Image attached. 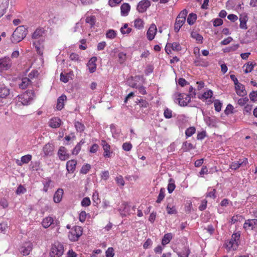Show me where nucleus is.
Returning <instances> with one entry per match:
<instances>
[{
	"instance_id": "nucleus-64",
	"label": "nucleus",
	"mask_w": 257,
	"mask_h": 257,
	"mask_svg": "<svg viewBox=\"0 0 257 257\" xmlns=\"http://www.w3.org/2000/svg\"><path fill=\"white\" fill-rule=\"evenodd\" d=\"M86 218V213L85 211H81L79 214V220L81 222H83L85 221Z\"/></svg>"
},
{
	"instance_id": "nucleus-62",
	"label": "nucleus",
	"mask_w": 257,
	"mask_h": 257,
	"mask_svg": "<svg viewBox=\"0 0 257 257\" xmlns=\"http://www.w3.org/2000/svg\"><path fill=\"white\" fill-rule=\"evenodd\" d=\"M213 94V92L211 90H209L206 92H205L203 95L202 97L205 98V99H207L208 98H210L212 97Z\"/></svg>"
},
{
	"instance_id": "nucleus-10",
	"label": "nucleus",
	"mask_w": 257,
	"mask_h": 257,
	"mask_svg": "<svg viewBox=\"0 0 257 257\" xmlns=\"http://www.w3.org/2000/svg\"><path fill=\"white\" fill-rule=\"evenodd\" d=\"M9 6V0H0V18L6 13Z\"/></svg>"
},
{
	"instance_id": "nucleus-48",
	"label": "nucleus",
	"mask_w": 257,
	"mask_h": 257,
	"mask_svg": "<svg viewBox=\"0 0 257 257\" xmlns=\"http://www.w3.org/2000/svg\"><path fill=\"white\" fill-rule=\"evenodd\" d=\"M75 126L76 130L79 132H83L85 128L84 125L79 121H77L75 123Z\"/></svg>"
},
{
	"instance_id": "nucleus-21",
	"label": "nucleus",
	"mask_w": 257,
	"mask_h": 257,
	"mask_svg": "<svg viewBox=\"0 0 257 257\" xmlns=\"http://www.w3.org/2000/svg\"><path fill=\"white\" fill-rule=\"evenodd\" d=\"M67 97L65 95H62L57 100V108L61 110L64 106V101L66 100Z\"/></svg>"
},
{
	"instance_id": "nucleus-24",
	"label": "nucleus",
	"mask_w": 257,
	"mask_h": 257,
	"mask_svg": "<svg viewBox=\"0 0 257 257\" xmlns=\"http://www.w3.org/2000/svg\"><path fill=\"white\" fill-rule=\"evenodd\" d=\"M130 6L127 3H124L123 4L121 7V15L122 16H126L128 15V12L130 11Z\"/></svg>"
},
{
	"instance_id": "nucleus-1",
	"label": "nucleus",
	"mask_w": 257,
	"mask_h": 257,
	"mask_svg": "<svg viewBox=\"0 0 257 257\" xmlns=\"http://www.w3.org/2000/svg\"><path fill=\"white\" fill-rule=\"evenodd\" d=\"M27 32V29L24 26L17 27L12 35V42L16 44L21 42L26 37Z\"/></svg>"
},
{
	"instance_id": "nucleus-2",
	"label": "nucleus",
	"mask_w": 257,
	"mask_h": 257,
	"mask_svg": "<svg viewBox=\"0 0 257 257\" xmlns=\"http://www.w3.org/2000/svg\"><path fill=\"white\" fill-rule=\"evenodd\" d=\"M64 251L63 246L59 242L55 243L50 252V255L51 257H60L61 256Z\"/></svg>"
},
{
	"instance_id": "nucleus-47",
	"label": "nucleus",
	"mask_w": 257,
	"mask_h": 257,
	"mask_svg": "<svg viewBox=\"0 0 257 257\" xmlns=\"http://www.w3.org/2000/svg\"><path fill=\"white\" fill-rule=\"evenodd\" d=\"M90 168L91 166L88 164H86V165H84L82 167L80 171V173L83 174H86L88 173Z\"/></svg>"
},
{
	"instance_id": "nucleus-52",
	"label": "nucleus",
	"mask_w": 257,
	"mask_h": 257,
	"mask_svg": "<svg viewBox=\"0 0 257 257\" xmlns=\"http://www.w3.org/2000/svg\"><path fill=\"white\" fill-rule=\"evenodd\" d=\"M106 36L108 38L113 39L116 37V33L113 30H109L106 34Z\"/></svg>"
},
{
	"instance_id": "nucleus-49",
	"label": "nucleus",
	"mask_w": 257,
	"mask_h": 257,
	"mask_svg": "<svg viewBox=\"0 0 257 257\" xmlns=\"http://www.w3.org/2000/svg\"><path fill=\"white\" fill-rule=\"evenodd\" d=\"M127 83L130 86L133 88H138V85L136 82H135V80L133 77H131L127 79Z\"/></svg>"
},
{
	"instance_id": "nucleus-34",
	"label": "nucleus",
	"mask_w": 257,
	"mask_h": 257,
	"mask_svg": "<svg viewBox=\"0 0 257 257\" xmlns=\"http://www.w3.org/2000/svg\"><path fill=\"white\" fill-rule=\"evenodd\" d=\"M85 143V141L82 139L79 143H78L72 151L73 155H77L81 150V146Z\"/></svg>"
},
{
	"instance_id": "nucleus-7",
	"label": "nucleus",
	"mask_w": 257,
	"mask_h": 257,
	"mask_svg": "<svg viewBox=\"0 0 257 257\" xmlns=\"http://www.w3.org/2000/svg\"><path fill=\"white\" fill-rule=\"evenodd\" d=\"M33 248V244L31 242H26L20 248V251L24 255L29 254Z\"/></svg>"
},
{
	"instance_id": "nucleus-29",
	"label": "nucleus",
	"mask_w": 257,
	"mask_h": 257,
	"mask_svg": "<svg viewBox=\"0 0 257 257\" xmlns=\"http://www.w3.org/2000/svg\"><path fill=\"white\" fill-rule=\"evenodd\" d=\"M240 25L239 27L242 29H247L246 22L247 21V16H241L239 18Z\"/></svg>"
},
{
	"instance_id": "nucleus-39",
	"label": "nucleus",
	"mask_w": 257,
	"mask_h": 257,
	"mask_svg": "<svg viewBox=\"0 0 257 257\" xmlns=\"http://www.w3.org/2000/svg\"><path fill=\"white\" fill-rule=\"evenodd\" d=\"M95 17L94 16H87L86 18L85 22L90 25L91 27H92L95 23Z\"/></svg>"
},
{
	"instance_id": "nucleus-55",
	"label": "nucleus",
	"mask_w": 257,
	"mask_h": 257,
	"mask_svg": "<svg viewBox=\"0 0 257 257\" xmlns=\"http://www.w3.org/2000/svg\"><path fill=\"white\" fill-rule=\"evenodd\" d=\"M122 148L125 151H130L132 148V145L130 143H124L123 144Z\"/></svg>"
},
{
	"instance_id": "nucleus-45",
	"label": "nucleus",
	"mask_w": 257,
	"mask_h": 257,
	"mask_svg": "<svg viewBox=\"0 0 257 257\" xmlns=\"http://www.w3.org/2000/svg\"><path fill=\"white\" fill-rule=\"evenodd\" d=\"M134 25L136 28L141 29L144 27V22L142 19H136L135 21Z\"/></svg>"
},
{
	"instance_id": "nucleus-14",
	"label": "nucleus",
	"mask_w": 257,
	"mask_h": 257,
	"mask_svg": "<svg viewBox=\"0 0 257 257\" xmlns=\"http://www.w3.org/2000/svg\"><path fill=\"white\" fill-rule=\"evenodd\" d=\"M236 92L237 95L243 96L246 95L247 92L245 89L244 86L241 83L235 86Z\"/></svg>"
},
{
	"instance_id": "nucleus-58",
	"label": "nucleus",
	"mask_w": 257,
	"mask_h": 257,
	"mask_svg": "<svg viewBox=\"0 0 257 257\" xmlns=\"http://www.w3.org/2000/svg\"><path fill=\"white\" fill-rule=\"evenodd\" d=\"M90 203L91 202L90 199L88 197L84 198L81 202V205L82 206H88L90 205Z\"/></svg>"
},
{
	"instance_id": "nucleus-8",
	"label": "nucleus",
	"mask_w": 257,
	"mask_h": 257,
	"mask_svg": "<svg viewBox=\"0 0 257 257\" xmlns=\"http://www.w3.org/2000/svg\"><path fill=\"white\" fill-rule=\"evenodd\" d=\"M150 6V2L148 0H143L139 2L137 6V10L140 13L145 12Z\"/></svg>"
},
{
	"instance_id": "nucleus-61",
	"label": "nucleus",
	"mask_w": 257,
	"mask_h": 257,
	"mask_svg": "<svg viewBox=\"0 0 257 257\" xmlns=\"http://www.w3.org/2000/svg\"><path fill=\"white\" fill-rule=\"evenodd\" d=\"M114 255L113 249L112 247H109L106 251V257H113Z\"/></svg>"
},
{
	"instance_id": "nucleus-57",
	"label": "nucleus",
	"mask_w": 257,
	"mask_h": 257,
	"mask_svg": "<svg viewBox=\"0 0 257 257\" xmlns=\"http://www.w3.org/2000/svg\"><path fill=\"white\" fill-rule=\"evenodd\" d=\"M249 98L253 102L257 101V91H252L250 93Z\"/></svg>"
},
{
	"instance_id": "nucleus-5",
	"label": "nucleus",
	"mask_w": 257,
	"mask_h": 257,
	"mask_svg": "<svg viewBox=\"0 0 257 257\" xmlns=\"http://www.w3.org/2000/svg\"><path fill=\"white\" fill-rule=\"evenodd\" d=\"M82 234V228L80 226H75L74 230L71 232L69 237L71 241H75L78 240Z\"/></svg>"
},
{
	"instance_id": "nucleus-3",
	"label": "nucleus",
	"mask_w": 257,
	"mask_h": 257,
	"mask_svg": "<svg viewBox=\"0 0 257 257\" xmlns=\"http://www.w3.org/2000/svg\"><path fill=\"white\" fill-rule=\"evenodd\" d=\"M34 93L32 90L27 91L19 97V102L23 105H27L32 100Z\"/></svg>"
},
{
	"instance_id": "nucleus-27",
	"label": "nucleus",
	"mask_w": 257,
	"mask_h": 257,
	"mask_svg": "<svg viewBox=\"0 0 257 257\" xmlns=\"http://www.w3.org/2000/svg\"><path fill=\"white\" fill-rule=\"evenodd\" d=\"M31 81L30 78L28 77H25L22 78V82L19 84V87L22 89H26L30 84Z\"/></svg>"
},
{
	"instance_id": "nucleus-12",
	"label": "nucleus",
	"mask_w": 257,
	"mask_h": 257,
	"mask_svg": "<svg viewBox=\"0 0 257 257\" xmlns=\"http://www.w3.org/2000/svg\"><path fill=\"white\" fill-rule=\"evenodd\" d=\"M257 225V219H248L243 225L244 228L253 229Z\"/></svg>"
},
{
	"instance_id": "nucleus-56",
	"label": "nucleus",
	"mask_w": 257,
	"mask_h": 257,
	"mask_svg": "<svg viewBox=\"0 0 257 257\" xmlns=\"http://www.w3.org/2000/svg\"><path fill=\"white\" fill-rule=\"evenodd\" d=\"M215 109L216 111L219 112L221 110L222 103L218 100H216L214 102Z\"/></svg>"
},
{
	"instance_id": "nucleus-59",
	"label": "nucleus",
	"mask_w": 257,
	"mask_h": 257,
	"mask_svg": "<svg viewBox=\"0 0 257 257\" xmlns=\"http://www.w3.org/2000/svg\"><path fill=\"white\" fill-rule=\"evenodd\" d=\"M172 111L171 110L167 108L165 109L164 115L165 118H170L172 117Z\"/></svg>"
},
{
	"instance_id": "nucleus-36",
	"label": "nucleus",
	"mask_w": 257,
	"mask_h": 257,
	"mask_svg": "<svg viewBox=\"0 0 257 257\" xmlns=\"http://www.w3.org/2000/svg\"><path fill=\"white\" fill-rule=\"evenodd\" d=\"M196 19H197L196 15L194 13H191L189 15V16L187 18V22L190 25H192L194 23Z\"/></svg>"
},
{
	"instance_id": "nucleus-54",
	"label": "nucleus",
	"mask_w": 257,
	"mask_h": 257,
	"mask_svg": "<svg viewBox=\"0 0 257 257\" xmlns=\"http://www.w3.org/2000/svg\"><path fill=\"white\" fill-rule=\"evenodd\" d=\"M187 11L186 9L182 10L180 14L177 16V18H180V19L186 21V17L187 15Z\"/></svg>"
},
{
	"instance_id": "nucleus-20",
	"label": "nucleus",
	"mask_w": 257,
	"mask_h": 257,
	"mask_svg": "<svg viewBox=\"0 0 257 257\" xmlns=\"http://www.w3.org/2000/svg\"><path fill=\"white\" fill-rule=\"evenodd\" d=\"M32 159V155H27L22 157L21 160H17L16 163L18 166H22L23 164L28 163Z\"/></svg>"
},
{
	"instance_id": "nucleus-15",
	"label": "nucleus",
	"mask_w": 257,
	"mask_h": 257,
	"mask_svg": "<svg viewBox=\"0 0 257 257\" xmlns=\"http://www.w3.org/2000/svg\"><path fill=\"white\" fill-rule=\"evenodd\" d=\"M77 161L75 160H71L67 162L66 169L69 173H73L75 170Z\"/></svg>"
},
{
	"instance_id": "nucleus-60",
	"label": "nucleus",
	"mask_w": 257,
	"mask_h": 257,
	"mask_svg": "<svg viewBox=\"0 0 257 257\" xmlns=\"http://www.w3.org/2000/svg\"><path fill=\"white\" fill-rule=\"evenodd\" d=\"M248 101V98L247 97H245L244 98L239 99L237 103L239 105L243 106L244 104H245Z\"/></svg>"
},
{
	"instance_id": "nucleus-35",
	"label": "nucleus",
	"mask_w": 257,
	"mask_h": 257,
	"mask_svg": "<svg viewBox=\"0 0 257 257\" xmlns=\"http://www.w3.org/2000/svg\"><path fill=\"white\" fill-rule=\"evenodd\" d=\"M172 238V234L171 233L165 234L162 238V244L166 245L168 244Z\"/></svg>"
},
{
	"instance_id": "nucleus-25",
	"label": "nucleus",
	"mask_w": 257,
	"mask_h": 257,
	"mask_svg": "<svg viewBox=\"0 0 257 257\" xmlns=\"http://www.w3.org/2000/svg\"><path fill=\"white\" fill-rule=\"evenodd\" d=\"M185 21L177 18L176 19V22L174 25V30L176 32H178L182 26L184 24Z\"/></svg>"
},
{
	"instance_id": "nucleus-6",
	"label": "nucleus",
	"mask_w": 257,
	"mask_h": 257,
	"mask_svg": "<svg viewBox=\"0 0 257 257\" xmlns=\"http://www.w3.org/2000/svg\"><path fill=\"white\" fill-rule=\"evenodd\" d=\"M12 65V62L9 57H4L0 59V71L1 72L10 69Z\"/></svg>"
},
{
	"instance_id": "nucleus-9",
	"label": "nucleus",
	"mask_w": 257,
	"mask_h": 257,
	"mask_svg": "<svg viewBox=\"0 0 257 257\" xmlns=\"http://www.w3.org/2000/svg\"><path fill=\"white\" fill-rule=\"evenodd\" d=\"M156 32L157 27L155 24H153L150 26L147 33L148 40H152L154 38Z\"/></svg>"
},
{
	"instance_id": "nucleus-32",
	"label": "nucleus",
	"mask_w": 257,
	"mask_h": 257,
	"mask_svg": "<svg viewBox=\"0 0 257 257\" xmlns=\"http://www.w3.org/2000/svg\"><path fill=\"white\" fill-rule=\"evenodd\" d=\"M190 253L189 249L187 247H184L181 251L177 252L178 257H188Z\"/></svg>"
},
{
	"instance_id": "nucleus-4",
	"label": "nucleus",
	"mask_w": 257,
	"mask_h": 257,
	"mask_svg": "<svg viewBox=\"0 0 257 257\" xmlns=\"http://www.w3.org/2000/svg\"><path fill=\"white\" fill-rule=\"evenodd\" d=\"M177 100L181 106H186L191 100V96L185 93H177L176 94Z\"/></svg>"
},
{
	"instance_id": "nucleus-40",
	"label": "nucleus",
	"mask_w": 257,
	"mask_h": 257,
	"mask_svg": "<svg viewBox=\"0 0 257 257\" xmlns=\"http://www.w3.org/2000/svg\"><path fill=\"white\" fill-rule=\"evenodd\" d=\"M9 89L5 87L0 88V97L5 98L9 94Z\"/></svg>"
},
{
	"instance_id": "nucleus-46",
	"label": "nucleus",
	"mask_w": 257,
	"mask_h": 257,
	"mask_svg": "<svg viewBox=\"0 0 257 257\" xmlns=\"http://www.w3.org/2000/svg\"><path fill=\"white\" fill-rule=\"evenodd\" d=\"M195 131L196 129L194 127H190L186 130L185 135L187 137H190L195 133Z\"/></svg>"
},
{
	"instance_id": "nucleus-38",
	"label": "nucleus",
	"mask_w": 257,
	"mask_h": 257,
	"mask_svg": "<svg viewBox=\"0 0 257 257\" xmlns=\"http://www.w3.org/2000/svg\"><path fill=\"white\" fill-rule=\"evenodd\" d=\"M242 216L237 214L233 216L231 219L230 222L231 224H234L237 222H241L243 220Z\"/></svg>"
},
{
	"instance_id": "nucleus-13",
	"label": "nucleus",
	"mask_w": 257,
	"mask_h": 257,
	"mask_svg": "<svg viewBox=\"0 0 257 257\" xmlns=\"http://www.w3.org/2000/svg\"><path fill=\"white\" fill-rule=\"evenodd\" d=\"M101 145H102L103 150L104 151V156L110 157V154L112 153V152H110V145L105 140L101 141Z\"/></svg>"
},
{
	"instance_id": "nucleus-44",
	"label": "nucleus",
	"mask_w": 257,
	"mask_h": 257,
	"mask_svg": "<svg viewBox=\"0 0 257 257\" xmlns=\"http://www.w3.org/2000/svg\"><path fill=\"white\" fill-rule=\"evenodd\" d=\"M191 36L193 38L195 39L196 41L201 43L202 42L203 37L197 32H192Z\"/></svg>"
},
{
	"instance_id": "nucleus-28",
	"label": "nucleus",
	"mask_w": 257,
	"mask_h": 257,
	"mask_svg": "<svg viewBox=\"0 0 257 257\" xmlns=\"http://www.w3.org/2000/svg\"><path fill=\"white\" fill-rule=\"evenodd\" d=\"M194 64L196 66H201L203 67H207L208 65L207 62L203 61L199 56L196 57L194 61Z\"/></svg>"
},
{
	"instance_id": "nucleus-19",
	"label": "nucleus",
	"mask_w": 257,
	"mask_h": 257,
	"mask_svg": "<svg viewBox=\"0 0 257 257\" xmlns=\"http://www.w3.org/2000/svg\"><path fill=\"white\" fill-rule=\"evenodd\" d=\"M74 76L73 72L72 71L64 74L61 73L60 74V80L64 83H67L70 79H72Z\"/></svg>"
},
{
	"instance_id": "nucleus-41",
	"label": "nucleus",
	"mask_w": 257,
	"mask_h": 257,
	"mask_svg": "<svg viewBox=\"0 0 257 257\" xmlns=\"http://www.w3.org/2000/svg\"><path fill=\"white\" fill-rule=\"evenodd\" d=\"M137 105H139L140 107L147 108L149 106V103L146 100L142 99H138L136 101Z\"/></svg>"
},
{
	"instance_id": "nucleus-33",
	"label": "nucleus",
	"mask_w": 257,
	"mask_h": 257,
	"mask_svg": "<svg viewBox=\"0 0 257 257\" xmlns=\"http://www.w3.org/2000/svg\"><path fill=\"white\" fill-rule=\"evenodd\" d=\"M44 33V30L43 29H37L34 32L32 38L35 39H37L39 38L40 37L42 36L43 34Z\"/></svg>"
},
{
	"instance_id": "nucleus-26",
	"label": "nucleus",
	"mask_w": 257,
	"mask_h": 257,
	"mask_svg": "<svg viewBox=\"0 0 257 257\" xmlns=\"http://www.w3.org/2000/svg\"><path fill=\"white\" fill-rule=\"evenodd\" d=\"M53 221L54 220L52 217H47L43 219L42 224L44 228H47L53 223Z\"/></svg>"
},
{
	"instance_id": "nucleus-18",
	"label": "nucleus",
	"mask_w": 257,
	"mask_h": 257,
	"mask_svg": "<svg viewBox=\"0 0 257 257\" xmlns=\"http://www.w3.org/2000/svg\"><path fill=\"white\" fill-rule=\"evenodd\" d=\"M247 163V159L245 158L243 161H241L240 160L239 161H235L232 162L231 164L230 165V168L232 170H236L239 168L242 165H246Z\"/></svg>"
},
{
	"instance_id": "nucleus-17",
	"label": "nucleus",
	"mask_w": 257,
	"mask_h": 257,
	"mask_svg": "<svg viewBox=\"0 0 257 257\" xmlns=\"http://www.w3.org/2000/svg\"><path fill=\"white\" fill-rule=\"evenodd\" d=\"M61 120L57 117L51 118L49 121V125L52 128H57L61 125Z\"/></svg>"
},
{
	"instance_id": "nucleus-43",
	"label": "nucleus",
	"mask_w": 257,
	"mask_h": 257,
	"mask_svg": "<svg viewBox=\"0 0 257 257\" xmlns=\"http://www.w3.org/2000/svg\"><path fill=\"white\" fill-rule=\"evenodd\" d=\"M165 189L164 188H161L160 189L159 194L156 201L157 203H160L163 200L165 197Z\"/></svg>"
},
{
	"instance_id": "nucleus-22",
	"label": "nucleus",
	"mask_w": 257,
	"mask_h": 257,
	"mask_svg": "<svg viewBox=\"0 0 257 257\" xmlns=\"http://www.w3.org/2000/svg\"><path fill=\"white\" fill-rule=\"evenodd\" d=\"M63 194V190L62 189H58L55 192L54 196V201L55 203H59L62 199Z\"/></svg>"
},
{
	"instance_id": "nucleus-23",
	"label": "nucleus",
	"mask_w": 257,
	"mask_h": 257,
	"mask_svg": "<svg viewBox=\"0 0 257 257\" xmlns=\"http://www.w3.org/2000/svg\"><path fill=\"white\" fill-rule=\"evenodd\" d=\"M59 158L61 160H65L68 158V155L66 153V149L64 147H61L58 151Z\"/></svg>"
},
{
	"instance_id": "nucleus-11",
	"label": "nucleus",
	"mask_w": 257,
	"mask_h": 257,
	"mask_svg": "<svg viewBox=\"0 0 257 257\" xmlns=\"http://www.w3.org/2000/svg\"><path fill=\"white\" fill-rule=\"evenodd\" d=\"M96 61L97 58L96 57H93L89 60L87 63V67H88L89 72L90 73H93L96 71Z\"/></svg>"
},
{
	"instance_id": "nucleus-50",
	"label": "nucleus",
	"mask_w": 257,
	"mask_h": 257,
	"mask_svg": "<svg viewBox=\"0 0 257 257\" xmlns=\"http://www.w3.org/2000/svg\"><path fill=\"white\" fill-rule=\"evenodd\" d=\"M170 46H171V49L173 51H179L181 50V47L180 45L179 44V43H178L174 42L173 43H171Z\"/></svg>"
},
{
	"instance_id": "nucleus-53",
	"label": "nucleus",
	"mask_w": 257,
	"mask_h": 257,
	"mask_svg": "<svg viewBox=\"0 0 257 257\" xmlns=\"http://www.w3.org/2000/svg\"><path fill=\"white\" fill-rule=\"evenodd\" d=\"M240 234L239 232L233 233L231 236V239L235 242V243H238Z\"/></svg>"
},
{
	"instance_id": "nucleus-16",
	"label": "nucleus",
	"mask_w": 257,
	"mask_h": 257,
	"mask_svg": "<svg viewBox=\"0 0 257 257\" xmlns=\"http://www.w3.org/2000/svg\"><path fill=\"white\" fill-rule=\"evenodd\" d=\"M43 40H42L40 42V40L38 41L34 42L33 45L35 46L37 53L40 55H42L43 54V50H44V45L43 44Z\"/></svg>"
},
{
	"instance_id": "nucleus-51",
	"label": "nucleus",
	"mask_w": 257,
	"mask_h": 257,
	"mask_svg": "<svg viewBox=\"0 0 257 257\" xmlns=\"http://www.w3.org/2000/svg\"><path fill=\"white\" fill-rule=\"evenodd\" d=\"M253 65L252 62H248L246 65V68L244 70V72L245 73L250 72L253 70Z\"/></svg>"
},
{
	"instance_id": "nucleus-30",
	"label": "nucleus",
	"mask_w": 257,
	"mask_h": 257,
	"mask_svg": "<svg viewBox=\"0 0 257 257\" xmlns=\"http://www.w3.org/2000/svg\"><path fill=\"white\" fill-rule=\"evenodd\" d=\"M226 248L230 250L232 249L233 250H235L237 248L238 246V243H235V241H233L231 239L226 243Z\"/></svg>"
},
{
	"instance_id": "nucleus-31",
	"label": "nucleus",
	"mask_w": 257,
	"mask_h": 257,
	"mask_svg": "<svg viewBox=\"0 0 257 257\" xmlns=\"http://www.w3.org/2000/svg\"><path fill=\"white\" fill-rule=\"evenodd\" d=\"M53 150V147L50 144L45 145L43 148V152L46 156L51 155Z\"/></svg>"
},
{
	"instance_id": "nucleus-37",
	"label": "nucleus",
	"mask_w": 257,
	"mask_h": 257,
	"mask_svg": "<svg viewBox=\"0 0 257 257\" xmlns=\"http://www.w3.org/2000/svg\"><path fill=\"white\" fill-rule=\"evenodd\" d=\"M194 148L191 143L185 142L183 144L182 149L183 152H188Z\"/></svg>"
},
{
	"instance_id": "nucleus-63",
	"label": "nucleus",
	"mask_w": 257,
	"mask_h": 257,
	"mask_svg": "<svg viewBox=\"0 0 257 257\" xmlns=\"http://www.w3.org/2000/svg\"><path fill=\"white\" fill-rule=\"evenodd\" d=\"M115 181H116V183L118 185H119L121 186H123V185L124 184V181L122 176H119V177H116L115 179Z\"/></svg>"
},
{
	"instance_id": "nucleus-42",
	"label": "nucleus",
	"mask_w": 257,
	"mask_h": 257,
	"mask_svg": "<svg viewBox=\"0 0 257 257\" xmlns=\"http://www.w3.org/2000/svg\"><path fill=\"white\" fill-rule=\"evenodd\" d=\"M166 210L169 214H176L177 213L175 207L174 206H171L170 204L167 205Z\"/></svg>"
}]
</instances>
